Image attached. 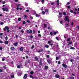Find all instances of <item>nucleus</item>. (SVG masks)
I'll return each instance as SVG.
<instances>
[{"mask_svg":"<svg viewBox=\"0 0 79 79\" xmlns=\"http://www.w3.org/2000/svg\"><path fill=\"white\" fill-rule=\"evenodd\" d=\"M61 64V62H60V61H58V64Z\"/></svg>","mask_w":79,"mask_h":79,"instance_id":"obj_40","label":"nucleus"},{"mask_svg":"<svg viewBox=\"0 0 79 79\" xmlns=\"http://www.w3.org/2000/svg\"><path fill=\"white\" fill-rule=\"evenodd\" d=\"M23 25H24V24H26V21H23Z\"/></svg>","mask_w":79,"mask_h":79,"instance_id":"obj_25","label":"nucleus"},{"mask_svg":"<svg viewBox=\"0 0 79 79\" xmlns=\"http://www.w3.org/2000/svg\"><path fill=\"white\" fill-rule=\"evenodd\" d=\"M32 75L34 74V72L33 71H31L30 73Z\"/></svg>","mask_w":79,"mask_h":79,"instance_id":"obj_23","label":"nucleus"},{"mask_svg":"<svg viewBox=\"0 0 79 79\" xmlns=\"http://www.w3.org/2000/svg\"><path fill=\"white\" fill-rule=\"evenodd\" d=\"M73 59H70V61L71 62H73Z\"/></svg>","mask_w":79,"mask_h":79,"instance_id":"obj_44","label":"nucleus"},{"mask_svg":"<svg viewBox=\"0 0 79 79\" xmlns=\"http://www.w3.org/2000/svg\"><path fill=\"white\" fill-rule=\"evenodd\" d=\"M60 24H63V21H60Z\"/></svg>","mask_w":79,"mask_h":79,"instance_id":"obj_55","label":"nucleus"},{"mask_svg":"<svg viewBox=\"0 0 79 79\" xmlns=\"http://www.w3.org/2000/svg\"><path fill=\"white\" fill-rule=\"evenodd\" d=\"M27 32L28 34H32V30H30V31L27 30Z\"/></svg>","mask_w":79,"mask_h":79,"instance_id":"obj_2","label":"nucleus"},{"mask_svg":"<svg viewBox=\"0 0 79 79\" xmlns=\"http://www.w3.org/2000/svg\"><path fill=\"white\" fill-rule=\"evenodd\" d=\"M45 68L46 69H47L48 68V67L47 65H45Z\"/></svg>","mask_w":79,"mask_h":79,"instance_id":"obj_19","label":"nucleus"},{"mask_svg":"<svg viewBox=\"0 0 79 79\" xmlns=\"http://www.w3.org/2000/svg\"><path fill=\"white\" fill-rule=\"evenodd\" d=\"M66 7L68 9H70V6H67Z\"/></svg>","mask_w":79,"mask_h":79,"instance_id":"obj_36","label":"nucleus"},{"mask_svg":"<svg viewBox=\"0 0 79 79\" xmlns=\"http://www.w3.org/2000/svg\"><path fill=\"white\" fill-rule=\"evenodd\" d=\"M53 34H54V35H56V34H58V31H54V32L53 33Z\"/></svg>","mask_w":79,"mask_h":79,"instance_id":"obj_14","label":"nucleus"},{"mask_svg":"<svg viewBox=\"0 0 79 79\" xmlns=\"http://www.w3.org/2000/svg\"><path fill=\"white\" fill-rule=\"evenodd\" d=\"M27 74H25L24 75L23 78L24 79H26L27 78Z\"/></svg>","mask_w":79,"mask_h":79,"instance_id":"obj_4","label":"nucleus"},{"mask_svg":"<svg viewBox=\"0 0 79 79\" xmlns=\"http://www.w3.org/2000/svg\"><path fill=\"white\" fill-rule=\"evenodd\" d=\"M27 23H30V21H29V20H27Z\"/></svg>","mask_w":79,"mask_h":79,"instance_id":"obj_49","label":"nucleus"},{"mask_svg":"<svg viewBox=\"0 0 79 79\" xmlns=\"http://www.w3.org/2000/svg\"><path fill=\"white\" fill-rule=\"evenodd\" d=\"M68 18H69L68 16H66L65 19V21H66L68 20Z\"/></svg>","mask_w":79,"mask_h":79,"instance_id":"obj_7","label":"nucleus"},{"mask_svg":"<svg viewBox=\"0 0 79 79\" xmlns=\"http://www.w3.org/2000/svg\"><path fill=\"white\" fill-rule=\"evenodd\" d=\"M38 36L40 37H41V35H40V34H38Z\"/></svg>","mask_w":79,"mask_h":79,"instance_id":"obj_60","label":"nucleus"},{"mask_svg":"<svg viewBox=\"0 0 79 79\" xmlns=\"http://www.w3.org/2000/svg\"><path fill=\"white\" fill-rule=\"evenodd\" d=\"M17 68H21V66L20 65H18L17 66Z\"/></svg>","mask_w":79,"mask_h":79,"instance_id":"obj_28","label":"nucleus"},{"mask_svg":"<svg viewBox=\"0 0 79 79\" xmlns=\"http://www.w3.org/2000/svg\"><path fill=\"white\" fill-rule=\"evenodd\" d=\"M5 28H6L7 30H9V29H10V28L9 27H7V26H6L5 27Z\"/></svg>","mask_w":79,"mask_h":79,"instance_id":"obj_20","label":"nucleus"},{"mask_svg":"<svg viewBox=\"0 0 79 79\" xmlns=\"http://www.w3.org/2000/svg\"><path fill=\"white\" fill-rule=\"evenodd\" d=\"M77 14V12H76V11H75L73 12L74 15H76Z\"/></svg>","mask_w":79,"mask_h":79,"instance_id":"obj_45","label":"nucleus"},{"mask_svg":"<svg viewBox=\"0 0 79 79\" xmlns=\"http://www.w3.org/2000/svg\"><path fill=\"white\" fill-rule=\"evenodd\" d=\"M35 60H36V61H38L39 59L38 58V57H35Z\"/></svg>","mask_w":79,"mask_h":79,"instance_id":"obj_26","label":"nucleus"},{"mask_svg":"<svg viewBox=\"0 0 79 79\" xmlns=\"http://www.w3.org/2000/svg\"><path fill=\"white\" fill-rule=\"evenodd\" d=\"M29 11V9L27 10H26V12L28 13Z\"/></svg>","mask_w":79,"mask_h":79,"instance_id":"obj_32","label":"nucleus"},{"mask_svg":"<svg viewBox=\"0 0 79 79\" xmlns=\"http://www.w3.org/2000/svg\"><path fill=\"white\" fill-rule=\"evenodd\" d=\"M47 61L49 64H50L51 62V60L50 59H49L48 60H47Z\"/></svg>","mask_w":79,"mask_h":79,"instance_id":"obj_11","label":"nucleus"},{"mask_svg":"<svg viewBox=\"0 0 79 79\" xmlns=\"http://www.w3.org/2000/svg\"><path fill=\"white\" fill-rule=\"evenodd\" d=\"M23 49L24 48L23 47H21L19 49V50L20 51H23Z\"/></svg>","mask_w":79,"mask_h":79,"instance_id":"obj_8","label":"nucleus"},{"mask_svg":"<svg viewBox=\"0 0 79 79\" xmlns=\"http://www.w3.org/2000/svg\"><path fill=\"white\" fill-rule=\"evenodd\" d=\"M15 48H14V47H11L10 48V50H15Z\"/></svg>","mask_w":79,"mask_h":79,"instance_id":"obj_9","label":"nucleus"},{"mask_svg":"<svg viewBox=\"0 0 79 79\" xmlns=\"http://www.w3.org/2000/svg\"><path fill=\"white\" fill-rule=\"evenodd\" d=\"M34 48V46L33 45L32 46L31 48V49H33V48Z\"/></svg>","mask_w":79,"mask_h":79,"instance_id":"obj_34","label":"nucleus"},{"mask_svg":"<svg viewBox=\"0 0 79 79\" xmlns=\"http://www.w3.org/2000/svg\"><path fill=\"white\" fill-rule=\"evenodd\" d=\"M26 57L27 59H28V58H29V56H26Z\"/></svg>","mask_w":79,"mask_h":79,"instance_id":"obj_52","label":"nucleus"},{"mask_svg":"<svg viewBox=\"0 0 79 79\" xmlns=\"http://www.w3.org/2000/svg\"><path fill=\"white\" fill-rule=\"evenodd\" d=\"M56 2L57 3V5H59V2H60V1H59V0H57L56 1Z\"/></svg>","mask_w":79,"mask_h":79,"instance_id":"obj_12","label":"nucleus"},{"mask_svg":"<svg viewBox=\"0 0 79 79\" xmlns=\"http://www.w3.org/2000/svg\"><path fill=\"white\" fill-rule=\"evenodd\" d=\"M5 44H8V41H5Z\"/></svg>","mask_w":79,"mask_h":79,"instance_id":"obj_18","label":"nucleus"},{"mask_svg":"<svg viewBox=\"0 0 79 79\" xmlns=\"http://www.w3.org/2000/svg\"><path fill=\"white\" fill-rule=\"evenodd\" d=\"M29 37H30L31 38H33V37H34V36H32V35H31V36H29Z\"/></svg>","mask_w":79,"mask_h":79,"instance_id":"obj_37","label":"nucleus"},{"mask_svg":"<svg viewBox=\"0 0 79 79\" xmlns=\"http://www.w3.org/2000/svg\"><path fill=\"white\" fill-rule=\"evenodd\" d=\"M29 52H30L29 51H27V53H29Z\"/></svg>","mask_w":79,"mask_h":79,"instance_id":"obj_62","label":"nucleus"},{"mask_svg":"<svg viewBox=\"0 0 79 79\" xmlns=\"http://www.w3.org/2000/svg\"><path fill=\"white\" fill-rule=\"evenodd\" d=\"M69 44H70V45H72V44H73V43L71 42H69Z\"/></svg>","mask_w":79,"mask_h":79,"instance_id":"obj_50","label":"nucleus"},{"mask_svg":"<svg viewBox=\"0 0 79 79\" xmlns=\"http://www.w3.org/2000/svg\"><path fill=\"white\" fill-rule=\"evenodd\" d=\"M71 40V38H69L68 39H67V41L68 42H69V41H70Z\"/></svg>","mask_w":79,"mask_h":79,"instance_id":"obj_22","label":"nucleus"},{"mask_svg":"<svg viewBox=\"0 0 79 79\" xmlns=\"http://www.w3.org/2000/svg\"><path fill=\"white\" fill-rule=\"evenodd\" d=\"M44 2L45 1H44V0H42V1H41L42 3H44Z\"/></svg>","mask_w":79,"mask_h":79,"instance_id":"obj_56","label":"nucleus"},{"mask_svg":"<svg viewBox=\"0 0 79 79\" xmlns=\"http://www.w3.org/2000/svg\"><path fill=\"white\" fill-rule=\"evenodd\" d=\"M50 35H53V32H50Z\"/></svg>","mask_w":79,"mask_h":79,"instance_id":"obj_35","label":"nucleus"},{"mask_svg":"<svg viewBox=\"0 0 79 79\" xmlns=\"http://www.w3.org/2000/svg\"><path fill=\"white\" fill-rule=\"evenodd\" d=\"M33 32L34 34V33H35V31L34 30H33Z\"/></svg>","mask_w":79,"mask_h":79,"instance_id":"obj_53","label":"nucleus"},{"mask_svg":"<svg viewBox=\"0 0 79 79\" xmlns=\"http://www.w3.org/2000/svg\"><path fill=\"white\" fill-rule=\"evenodd\" d=\"M39 64L40 66H42V60H40V62L39 63Z\"/></svg>","mask_w":79,"mask_h":79,"instance_id":"obj_13","label":"nucleus"},{"mask_svg":"<svg viewBox=\"0 0 79 79\" xmlns=\"http://www.w3.org/2000/svg\"><path fill=\"white\" fill-rule=\"evenodd\" d=\"M3 24H4V23H3V22H1L0 23L1 25H3Z\"/></svg>","mask_w":79,"mask_h":79,"instance_id":"obj_38","label":"nucleus"},{"mask_svg":"<svg viewBox=\"0 0 79 79\" xmlns=\"http://www.w3.org/2000/svg\"><path fill=\"white\" fill-rule=\"evenodd\" d=\"M59 15H62V13L61 12H59Z\"/></svg>","mask_w":79,"mask_h":79,"instance_id":"obj_42","label":"nucleus"},{"mask_svg":"<svg viewBox=\"0 0 79 79\" xmlns=\"http://www.w3.org/2000/svg\"><path fill=\"white\" fill-rule=\"evenodd\" d=\"M47 58H50V56H49V55H47Z\"/></svg>","mask_w":79,"mask_h":79,"instance_id":"obj_43","label":"nucleus"},{"mask_svg":"<svg viewBox=\"0 0 79 79\" xmlns=\"http://www.w3.org/2000/svg\"><path fill=\"white\" fill-rule=\"evenodd\" d=\"M50 43H51V41H48V44H49V45H51V46H53V44H50Z\"/></svg>","mask_w":79,"mask_h":79,"instance_id":"obj_6","label":"nucleus"},{"mask_svg":"<svg viewBox=\"0 0 79 79\" xmlns=\"http://www.w3.org/2000/svg\"><path fill=\"white\" fill-rule=\"evenodd\" d=\"M63 15H64L65 16H66V13L65 12H63Z\"/></svg>","mask_w":79,"mask_h":79,"instance_id":"obj_27","label":"nucleus"},{"mask_svg":"<svg viewBox=\"0 0 79 79\" xmlns=\"http://www.w3.org/2000/svg\"><path fill=\"white\" fill-rule=\"evenodd\" d=\"M70 48V49H71L72 50H74L75 49V48L73 47H71Z\"/></svg>","mask_w":79,"mask_h":79,"instance_id":"obj_24","label":"nucleus"},{"mask_svg":"<svg viewBox=\"0 0 79 79\" xmlns=\"http://www.w3.org/2000/svg\"><path fill=\"white\" fill-rule=\"evenodd\" d=\"M56 40H59V39H58V37H56Z\"/></svg>","mask_w":79,"mask_h":79,"instance_id":"obj_51","label":"nucleus"},{"mask_svg":"<svg viewBox=\"0 0 79 79\" xmlns=\"http://www.w3.org/2000/svg\"><path fill=\"white\" fill-rule=\"evenodd\" d=\"M60 75L58 74H56L55 75V77H56V78H60Z\"/></svg>","mask_w":79,"mask_h":79,"instance_id":"obj_5","label":"nucleus"},{"mask_svg":"<svg viewBox=\"0 0 79 79\" xmlns=\"http://www.w3.org/2000/svg\"><path fill=\"white\" fill-rule=\"evenodd\" d=\"M18 20L19 21H21V18H19L18 19Z\"/></svg>","mask_w":79,"mask_h":79,"instance_id":"obj_30","label":"nucleus"},{"mask_svg":"<svg viewBox=\"0 0 79 79\" xmlns=\"http://www.w3.org/2000/svg\"><path fill=\"white\" fill-rule=\"evenodd\" d=\"M77 27L78 29V31H79V25L77 26Z\"/></svg>","mask_w":79,"mask_h":79,"instance_id":"obj_64","label":"nucleus"},{"mask_svg":"<svg viewBox=\"0 0 79 79\" xmlns=\"http://www.w3.org/2000/svg\"><path fill=\"white\" fill-rule=\"evenodd\" d=\"M5 39H6V41H7V40H8V37L7 36H6L5 38Z\"/></svg>","mask_w":79,"mask_h":79,"instance_id":"obj_21","label":"nucleus"},{"mask_svg":"<svg viewBox=\"0 0 79 79\" xmlns=\"http://www.w3.org/2000/svg\"><path fill=\"white\" fill-rule=\"evenodd\" d=\"M29 77L30 78H32V79H34V77L31 75H30Z\"/></svg>","mask_w":79,"mask_h":79,"instance_id":"obj_16","label":"nucleus"},{"mask_svg":"<svg viewBox=\"0 0 79 79\" xmlns=\"http://www.w3.org/2000/svg\"><path fill=\"white\" fill-rule=\"evenodd\" d=\"M51 28L50 27H48V29H50Z\"/></svg>","mask_w":79,"mask_h":79,"instance_id":"obj_57","label":"nucleus"},{"mask_svg":"<svg viewBox=\"0 0 79 79\" xmlns=\"http://www.w3.org/2000/svg\"><path fill=\"white\" fill-rule=\"evenodd\" d=\"M62 66L64 67L65 68V69H66L67 68H68V66L66 65V64H62Z\"/></svg>","mask_w":79,"mask_h":79,"instance_id":"obj_3","label":"nucleus"},{"mask_svg":"<svg viewBox=\"0 0 79 79\" xmlns=\"http://www.w3.org/2000/svg\"><path fill=\"white\" fill-rule=\"evenodd\" d=\"M18 42H17L16 43L14 44V45L15 46H18Z\"/></svg>","mask_w":79,"mask_h":79,"instance_id":"obj_17","label":"nucleus"},{"mask_svg":"<svg viewBox=\"0 0 79 79\" xmlns=\"http://www.w3.org/2000/svg\"><path fill=\"white\" fill-rule=\"evenodd\" d=\"M16 5L17 6V7H19V6H20V5L19 4H16Z\"/></svg>","mask_w":79,"mask_h":79,"instance_id":"obj_48","label":"nucleus"},{"mask_svg":"<svg viewBox=\"0 0 79 79\" xmlns=\"http://www.w3.org/2000/svg\"><path fill=\"white\" fill-rule=\"evenodd\" d=\"M56 60H58V56L56 57Z\"/></svg>","mask_w":79,"mask_h":79,"instance_id":"obj_54","label":"nucleus"},{"mask_svg":"<svg viewBox=\"0 0 79 79\" xmlns=\"http://www.w3.org/2000/svg\"><path fill=\"white\" fill-rule=\"evenodd\" d=\"M42 13L43 14H45V12L43 11L42 12Z\"/></svg>","mask_w":79,"mask_h":79,"instance_id":"obj_61","label":"nucleus"},{"mask_svg":"<svg viewBox=\"0 0 79 79\" xmlns=\"http://www.w3.org/2000/svg\"><path fill=\"white\" fill-rule=\"evenodd\" d=\"M71 25H72V26H73L74 25V23H73V22H72Z\"/></svg>","mask_w":79,"mask_h":79,"instance_id":"obj_58","label":"nucleus"},{"mask_svg":"<svg viewBox=\"0 0 79 79\" xmlns=\"http://www.w3.org/2000/svg\"><path fill=\"white\" fill-rule=\"evenodd\" d=\"M5 60L4 58H2V61H5Z\"/></svg>","mask_w":79,"mask_h":79,"instance_id":"obj_59","label":"nucleus"},{"mask_svg":"<svg viewBox=\"0 0 79 79\" xmlns=\"http://www.w3.org/2000/svg\"><path fill=\"white\" fill-rule=\"evenodd\" d=\"M15 77V75H11V77L12 78H14V77Z\"/></svg>","mask_w":79,"mask_h":79,"instance_id":"obj_29","label":"nucleus"},{"mask_svg":"<svg viewBox=\"0 0 79 79\" xmlns=\"http://www.w3.org/2000/svg\"><path fill=\"white\" fill-rule=\"evenodd\" d=\"M45 11L46 13H48V11H49L48 10V9H46L45 10Z\"/></svg>","mask_w":79,"mask_h":79,"instance_id":"obj_10","label":"nucleus"},{"mask_svg":"<svg viewBox=\"0 0 79 79\" xmlns=\"http://www.w3.org/2000/svg\"><path fill=\"white\" fill-rule=\"evenodd\" d=\"M25 5L26 6H28V4H27V3H26L25 4Z\"/></svg>","mask_w":79,"mask_h":79,"instance_id":"obj_47","label":"nucleus"},{"mask_svg":"<svg viewBox=\"0 0 79 79\" xmlns=\"http://www.w3.org/2000/svg\"><path fill=\"white\" fill-rule=\"evenodd\" d=\"M3 72V70L2 69H0V73H2Z\"/></svg>","mask_w":79,"mask_h":79,"instance_id":"obj_46","label":"nucleus"},{"mask_svg":"<svg viewBox=\"0 0 79 79\" xmlns=\"http://www.w3.org/2000/svg\"><path fill=\"white\" fill-rule=\"evenodd\" d=\"M40 16V15H39L38 14H37L36 15V17H39Z\"/></svg>","mask_w":79,"mask_h":79,"instance_id":"obj_31","label":"nucleus"},{"mask_svg":"<svg viewBox=\"0 0 79 79\" xmlns=\"http://www.w3.org/2000/svg\"><path fill=\"white\" fill-rule=\"evenodd\" d=\"M47 27V24H44V27L45 28Z\"/></svg>","mask_w":79,"mask_h":79,"instance_id":"obj_39","label":"nucleus"},{"mask_svg":"<svg viewBox=\"0 0 79 79\" xmlns=\"http://www.w3.org/2000/svg\"><path fill=\"white\" fill-rule=\"evenodd\" d=\"M45 47L46 48H48L50 46H49V45H45Z\"/></svg>","mask_w":79,"mask_h":79,"instance_id":"obj_15","label":"nucleus"},{"mask_svg":"<svg viewBox=\"0 0 79 79\" xmlns=\"http://www.w3.org/2000/svg\"><path fill=\"white\" fill-rule=\"evenodd\" d=\"M70 13H73V10H70Z\"/></svg>","mask_w":79,"mask_h":79,"instance_id":"obj_33","label":"nucleus"},{"mask_svg":"<svg viewBox=\"0 0 79 79\" xmlns=\"http://www.w3.org/2000/svg\"><path fill=\"white\" fill-rule=\"evenodd\" d=\"M4 31H6V29L5 28H4Z\"/></svg>","mask_w":79,"mask_h":79,"instance_id":"obj_63","label":"nucleus"},{"mask_svg":"<svg viewBox=\"0 0 79 79\" xmlns=\"http://www.w3.org/2000/svg\"><path fill=\"white\" fill-rule=\"evenodd\" d=\"M0 50H3V48H2V47H0Z\"/></svg>","mask_w":79,"mask_h":79,"instance_id":"obj_41","label":"nucleus"},{"mask_svg":"<svg viewBox=\"0 0 79 79\" xmlns=\"http://www.w3.org/2000/svg\"><path fill=\"white\" fill-rule=\"evenodd\" d=\"M2 10L3 11H8V7H5V8H2Z\"/></svg>","mask_w":79,"mask_h":79,"instance_id":"obj_1","label":"nucleus"}]
</instances>
